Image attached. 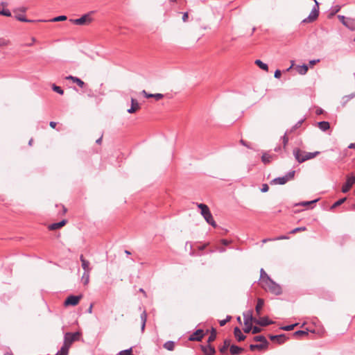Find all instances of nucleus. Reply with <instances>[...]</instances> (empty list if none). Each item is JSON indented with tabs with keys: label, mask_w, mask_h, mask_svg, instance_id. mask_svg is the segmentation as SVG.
<instances>
[{
	"label": "nucleus",
	"mask_w": 355,
	"mask_h": 355,
	"mask_svg": "<svg viewBox=\"0 0 355 355\" xmlns=\"http://www.w3.org/2000/svg\"><path fill=\"white\" fill-rule=\"evenodd\" d=\"M269 189V187L267 184H263L262 185V188L261 189V192L265 193L267 192Z\"/></svg>",
	"instance_id": "obj_51"
},
{
	"label": "nucleus",
	"mask_w": 355,
	"mask_h": 355,
	"mask_svg": "<svg viewBox=\"0 0 355 355\" xmlns=\"http://www.w3.org/2000/svg\"><path fill=\"white\" fill-rule=\"evenodd\" d=\"M295 173V171H289L284 176L279 177V178H276L273 179L271 181V183L275 184H284L288 181L292 180L294 178Z\"/></svg>",
	"instance_id": "obj_6"
},
{
	"label": "nucleus",
	"mask_w": 355,
	"mask_h": 355,
	"mask_svg": "<svg viewBox=\"0 0 355 355\" xmlns=\"http://www.w3.org/2000/svg\"><path fill=\"white\" fill-rule=\"evenodd\" d=\"M252 324L250 323V324L245 326V328L244 329V331L245 333H249L250 331H252Z\"/></svg>",
	"instance_id": "obj_52"
},
{
	"label": "nucleus",
	"mask_w": 355,
	"mask_h": 355,
	"mask_svg": "<svg viewBox=\"0 0 355 355\" xmlns=\"http://www.w3.org/2000/svg\"><path fill=\"white\" fill-rule=\"evenodd\" d=\"M216 338V331L215 329L212 328L211 334L207 339L208 344H210L211 342L215 340Z\"/></svg>",
	"instance_id": "obj_34"
},
{
	"label": "nucleus",
	"mask_w": 355,
	"mask_h": 355,
	"mask_svg": "<svg viewBox=\"0 0 355 355\" xmlns=\"http://www.w3.org/2000/svg\"><path fill=\"white\" fill-rule=\"evenodd\" d=\"M262 287L275 295L282 293V288L280 286L271 279H268V280L262 285Z\"/></svg>",
	"instance_id": "obj_4"
},
{
	"label": "nucleus",
	"mask_w": 355,
	"mask_h": 355,
	"mask_svg": "<svg viewBox=\"0 0 355 355\" xmlns=\"http://www.w3.org/2000/svg\"><path fill=\"white\" fill-rule=\"evenodd\" d=\"M293 335L296 337L303 336L308 335V332L306 331H304V330H299V331H295Z\"/></svg>",
	"instance_id": "obj_37"
},
{
	"label": "nucleus",
	"mask_w": 355,
	"mask_h": 355,
	"mask_svg": "<svg viewBox=\"0 0 355 355\" xmlns=\"http://www.w3.org/2000/svg\"><path fill=\"white\" fill-rule=\"evenodd\" d=\"M275 241L274 239H264L262 240V243H265L268 241Z\"/></svg>",
	"instance_id": "obj_61"
},
{
	"label": "nucleus",
	"mask_w": 355,
	"mask_h": 355,
	"mask_svg": "<svg viewBox=\"0 0 355 355\" xmlns=\"http://www.w3.org/2000/svg\"><path fill=\"white\" fill-rule=\"evenodd\" d=\"M204 336V332L202 329L196 330L193 334H191L189 338V340L200 341Z\"/></svg>",
	"instance_id": "obj_10"
},
{
	"label": "nucleus",
	"mask_w": 355,
	"mask_h": 355,
	"mask_svg": "<svg viewBox=\"0 0 355 355\" xmlns=\"http://www.w3.org/2000/svg\"><path fill=\"white\" fill-rule=\"evenodd\" d=\"M345 26L352 31H355V19L348 17Z\"/></svg>",
	"instance_id": "obj_24"
},
{
	"label": "nucleus",
	"mask_w": 355,
	"mask_h": 355,
	"mask_svg": "<svg viewBox=\"0 0 355 355\" xmlns=\"http://www.w3.org/2000/svg\"><path fill=\"white\" fill-rule=\"evenodd\" d=\"M261 328L258 327H252V333L253 334H258L261 331Z\"/></svg>",
	"instance_id": "obj_50"
},
{
	"label": "nucleus",
	"mask_w": 355,
	"mask_h": 355,
	"mask_svg": "<svg viewBox=\"0 0 355 355\" xmlns=\"http://www.w3.org/2000/svg\"><path fill=\"white\" fill-rule=\"evenodd\" d=\"M90 272H84L82 276V281L85 285H87L89 282Z\"/></svg>",
	"instance_id": "obj_35"
},
{
	"label": "nucleus",
	"mask_w": 355,
	"mask_h": 355,
	"mask_svg": "<svg viewBox=\"0 0 355 355\" xmlns=\"http://www.w3.org/2000/svg\"><path fill=\"white\" fill-rule=\"evenodd\" d=\"M281 75H282V72L279 69H277L275 71V74H274V76L275 78H279L281 77Z\"/></svg>",
	"instance_id": "obj_54"
},
{
	"label": "nucleus",
	"mask_w": 355,
	"mask_h": 355,
	"mask_svg": "<svg viewBox=\"0 0 355 355\" xmlns=\"http://www.w3.org/2000/svg\"><path fill=\"white\" fill-rule=\"evenodd\" d=\"M92 12H93L85 14L81 17H80L78 19H71V21H72V23H73L74 24H76V25L89 24L92 21V18L91 17V14Z\"/></svg>",
	"instance_id": "obj_7"
},
{
	"label": "nucleus",
	"mask_w": 355,
	"mask_h": 355,
	"mask_svg": "<svg viewBox=\"0 0 355 355\" xmlns=\"http://www.w3.org/2000/svg\"><path fill=\"white\" fill-rule=\"evenodd\" d=\"M289 239V237L288 236L282 235V236L274 238V240L277 241V240H283V239Z\"/></svg>",
	"instance_id": "obj_55"
},
{
	"label": "nucleus",
	"mask_w": 355,
	"mask_h": 355,
	"mask_svg": "<svg viewBox=\"0 0 355 355\" xmlns=\"http://www.w3.org/2000/svg\"><path fill=\"white\" fill-rule=\"evenodd\" d=\"M80 260L81 261V266L84 272H90L92 270V268L90 267V263L89 261L86 260L83 255H80Z\"/></svg>",
	"instance_id": "obj_11"
},
{
	"label": "nucleus",
	"mask_w": 355,
	"mask_h": 355,
	"mask_svg": "<svg viewBox=\"0 0 355 355\" xmlns=\"http://www.w3.org/2000/svg\"><path fill=\"white\" fill-rule=\"evenodd\" d=\"M81 295H69L64 301L65 306H76L81 299Z\"/></svg>",
	"instance_id": "obj_9"
},
{
	"label": "nucleus",
	"mask_w": 355,
	"mask_h": 355,
	"mask_svg": "<svg viewBox=\"0 0 355 355\" xmlns=\"http://www.w3.org/2000/svg\"><path fill=\"white\" fill-rule=\"evenodd\" d=\"M296 325H297V324L284 326V327H281V329L284 330V331H291V330H293Z\"/></svg>",
	"instance_id": "obj_41"
},
{
	"label": "nucleus",
	"mask_w": 355,
	"mask_h": 355,
	"mask_svg": "<svg viewBox=\"0 0 355 355\" xmlns=\"http://www.w3.org/2000/svg\"><path fill=\"white\" fill-rule=\"evenodd\" d=\"M0 15L6 16V17H10L11 12L9 10L3 8V9H0Z\"/></svg>",
	"instance_id": "obj_39"
},
{
	"label": "nucleus",
	"mask_w": 355,
	"mask_h": 355,
	"mask_svg": "<svg viewBox=\"0 0 355 355\" xmlns=\"http://www.w3.org/2000/svg\"><path fill=\"white\" fill-rule=\"evenodd\" d=\"M101 141H102V137H101L100 138H98L96 141V143L98 144H101Z\"/></svg>",
	"instance_id": "obj_63"
},
{
	"label": "nucleus",
	"mask_w": 355,
	"mask_h": 355,
	"mask_svg": "<svg viewBox=\"0 0 355 355\" xmlns=\"http://www.w3.org/2000/svg\"><path fill=\"white\" fill-rule=\"evenodd\" d=\"M268 345L266 344H251L250 345V349L251 351H254L255 349L261 350L267 348Z\"/></svg>",
	"instance_id": "obj_25"
},
{
	"label": "nucleus",
	"mask_w": 355,
	"mask_h": 355,
	"mask_svg": "<svg viewBox=\"0 0 355 355\" xmlns=\"http://www.w3.org/2000/svg\"><path fill=\"white\" fill-rule=\"evenodd\" d=\"M140 108V105L138 103V101L132 98H131V107L129 108L127 112L130 114L135 113L137 110H138Z\"/></svg>",
	"instance_id": "obj_13"
},
{
	"label": "nucleus",
	"mask_w": 355,
	"mask_h": 355,
	"mask_svg": "<svg viewBox=\"0 0 355 355\" xmlns=\"http://www.w3.org/2000/svg\"><path fill=\"white\" fill-rule=\"evenodd\" d=\"M268 279H271L268 275V274L265 272V270L261 268L260 270V284H261V286L266 283Z\"/></svg>",
	"instance_id": "obj_18"
},
{
	"label": "nucleus",
	"mask_w": 355,
	"mask_h": 355,
	"mask_svg": "<svg viewBox=\"0 0 355 355\" xmlns=\"http://www.w3.org/2000/svg\"><path fill=\"white\" fill-rule=\"evenodd\" d=\"M318 126L322 131H326L330 128L329 123L327 121H320Z\"/></svg>",
	"instance_id": "obj_26"
},
{
	"label": "nucleus",
	"mask_w": 355,
	"mask_h": 355,
	"mask_svg": "<svg viewBox=\"0 0 355 355\" xmlns=\"http://www.w3.org/2000/svg\"><path fill=\"white\" fill-rule=\"evenodd\" d=\"M240 142H241V144L242 145H243V146H245L248 147V148H250V146L247 144V143H246L244 140L241 139V140L240 141Z\"/></svg>",
	"instance_id": "obj_59"
},
{
	"label": "nucleus",
	"mask_w": 355,
	"mask_h": 355,
	"mask_svg": "<svg viewBox=\"0 0 355 355\" xmlns=\"http://www.w3.org/2000/svg\"><path fill=\"white\" fill-rule=\"evenodd\" d=\"M187 19H188V13L187 12L183 13V16H182L183 21H184V22L187 21Z\"/></svg>",
	"instance_id": "obj_56"
},
{
	"label": "nucleus",
	"mask_w": 355,
	"mask_h": 355,
	"mask_svg": "<svg viewBox=\"0 0 355 355\" xmlns=\"http://www.w3.org/2000/svg\"><path fill=\"white\" fill-rule=\"evenodd\" d=\"M141 94L146 97V98H153V95L154 94H148V92H146V90H143L141 92Z\"/></svg>",
	"instance_id": "obj_48"
},
{
	"label": "nucleus",
	"mask_w": 355,
	"mask_h": 355,
	"mask_svg": "<svg viewBox=\"0 0 355 355\" xmlns=\"http://www.w3.org/2000/svg\"><path fill=\"white\" fill-rule=\"evenodd\" d=\"M318 200H311V201H304V202H302L300 203L301 205L302 206H306V205H311L312 203H314L315 202H317Z\"/></svg>",
	"instance_id": "obj_47"
},
{
	"label": "nucleus",
	"mask_w": 355,
	"mask_h": 355,
	"mask_svg": "<svg viewBox=\"0 0 355 355\" xmlns=\"http://www.w3.org/2000/svg\"><path fill=\"white\" fill-rule=\"evenodd\" d=\"M66 79L71 80L73 83H76L80 87H83V86L85 85V83L77 77L69 76L66 77Z\"/></svg>",
	"instance_id": "obj_21"
},
{
	"label": "nucleus",
	"mask_w": 355,
	"mask_h": 355,
	"mask_svg": "<svg viewBox=\"0 0 355 355\" xmlns=\"http://www.w3.org/2000/svg\"><path fill=\"white\" fill-rule=\"evenodd\" d=\"M164 347L168 351H173L175 347V343L173 341H167L164 344Z\"/></svg>",
	"instance_id": "obj_29"
},
{
	"label": "nucleus",
	"mask_w": 355,
	"mask_h": 355,
	"mask_svg": "<svg viewBox=\"0 0 355 355\" xmlns=\"http://www.w3.org/2000/svg\"><path fill=\"white\" fill-rule=\"evenodd\" d=\"M201 349L205 355H214L216 353L215 348L210 344H208L207 345H202Z\"/></svg>",
	"instance_id": "obj_12"
},
{
	"label": "nucleus",
	"mask_w": 355,
	"mask_h": 355,
	"mask_svg": "<svg viewBox=\"0 0 355 355\" xmlns=\"http://www.w3.org/2000/svg\"><path fill=\"white\" fill-rule=\"evenodd\" d=\"M19 21H25V22H28V21H31L30 20L27 19L26 18H25V17L22 16V15H16L15 17Z\"/></svg>",
	"instance_id": "obj_44"
},
{
	"label": "nucleus",
	"mask_w": 355,
	"mask_h": 355,
	"mask_svg": "<svg viewBox=\"0 0 355 355\" xmlns=\"http://www.w3.org/2000/svg\"><path fill=\"white\" fill-rule=\"evenodd\" d=\"M355 183V176L353 174L347 176L346 182L342 187V192L347 193Z\"/></svg>",
	"instance_id": "obj_8"
},
{
	"label": "nucleus",
	"mask_w": 355,
	"mask_h": 355,
	"mask_svg": "<svg viewBox=\"0 0 355 355\" xmlns=\"http://www.w3.org/2000/svg\"><path fill=\"white\" fill-rule=\"evenodd\" d=\"M230 340L229 339H225L223 343V345L219 347V351L220 353L224 354L227 352V349L230 347Z\"/></svg>",
	"instance_id": "obj_23"
},
{
	"label": "nucleus",
	"mask_w": 355,
	"mask_h": 355,
	"mask_svg": "<svg viewBox=\"0 0 355 355\" xmlns=\"http://www.w3.org/2000/svg\"><path fill=\"white\" fill-rule=\"evenodd\" d=\"M349 148H355V143L350 144L348 146Z\"/></svg>",
	"instance_id": "obj_64"
},
{
	"label": "nucleus",
	"mask_w": 355,
	"mask_h": 355,
	"mask_svg": "<svg viewBox=\"0 0 355 355\" xmlns=\"http://www.w3.org/2000/svg\"><path fill=\"white\" fill-rule=\"evenodd\" d=\"M282 139H283L284 147L285 148V147H286V144H288V137H287L286 134H285V135H284V137H282Z\"/></svg>",
	"instance_id": "obj_53"
},
{
	"label": "nucleus",
	"mask_w": 355,
	"mask_h": 355,
	"mask_svg": "<svg viewBox=\"0 0 355 355\" xmlns=\"http://www.w3.org/2000/svg\"><path fill=\"white\" fill-rule=\"evenodd\" d=\"M307 71H308V66L306 64H303L302 66L297 67V71L301 75L306 74Z\"/></svg>",
	"instance_id": "obj_33"
},
{
	"label": "nucleus",
	"mask_w": 355,
	"mask_h": 355,
	"mask_svg": "<svg viewBox=\"0 0 355 355\" xmlns=\"http://www.w3.org/2000/svg\"><path fill=\"white\" fill-rule=\"evenodd\" d=\"M153 98H155L157 101H159L164 98V95L162 94H154Z\"/></svg>",
	"instance_id": "obj_49"
},
{
	"label": "nucleus",
	"mask_w": 355,
	"mask_h": 355,
	"mask_svg": "<svg viewBox=\"0 0 355 355\" xmlns=\"http://www.w3.org/2000/svg\"><path fill=\"white\" fill-rule=\"evenodd\" d=\"M56 125H57L56 122H54V121H51L49 123V125L53 128H55Z\"/></svg>",
	"instance_id": "obj_58"
},
{
	"label": "nucleus",
	"mask_w": 355,
	"mask_h": 355,
	"mask_svg": "<svg viewBox=\"0 0 355 355\" xmlns=\"http://www.w3.org/2000/svg\"><path fill=\"white\" fill-rule=\"evenodd\" d=\"M230 319H231V316L227 315V318H226L225 320H220V321L219 322L220 325L221 327L224 326V325H225V324H226V323H227V322Z\"/></svg>",
	"instance_id": "obj_46"
},
{
	"label": "nucleus",
	"mask_w": 355,
	"mask_h": 355,
	"mask_svg": "<svg viewBox=\"0 0 355 355\" xmlns=\"http://www.w3.org/2000/svg\"><path fill=\"white\" fill-rule=\"evenodd\" d=\"M306 230V227H296L290 232V234H295L299 232H304Z\"/></svg>",
	"instance_id": "obj_38"
},
{
	"label": "nucleus",
	"mask_w": 355,
	"mask_h": 355,
	"mask_svg": "<svg viewBox=\"0 0 355 355\" xmlns=\"http://www.w3.org/2000/svg\"><path fill=\"white\" fill-rule=\"evenodd\" d=\"M270 339L273 341L277 340L279 344L284 343L286 340V338L284 334L276 336L271 335L270 336Z\"/></svg>",
	"instance_id": "obj_20"
},
{
	"label": "nucleus",
	"mask_w": 355,
	"mask_h": 355,
	"mask_svg": "<svg viewBox=\"0 0 355 355\" xmlns=\"http://www.w3.org/2000/svg\"><path fill=\"white\" fill-rule=\"evenodd\" d=\"M254 340L261 342V344H266V345H268V342L263 336H257L254 337Z\"/></svg>",
	"instance_id": "obj_30"
},
{
	"label": "nucleus",
	"mask_w": 355,
	"mask_h": 355,
	"mask_svg": "<svg viewBox=\"0 0 355 355\" xmlns=\"http://www.w3.org/2000/svg\"><path fill=\"white\" fill-rule=\"evenodd\" d=\"M66 223H67L66 220H62L58 223H55L51 224L49 226V229L50 230H55L57 229H59V228L63 227L66 224Z\"/></svg>",
	"instance_id": "obj_17"
},
{
	"label": "nucleus",
	"mask_w": 355,
	"mask_h": 355,
	"mask_svg": "<svg viewBox=\"0 0 355 355\" xmlns=\"http://www.w3.org/2000/svg\"><path fill=\"white\" fill-rule=\"evenodd\" d=\"M244 351V349L239 346L232 345L230 347V352L232 355H239Z\"/></svg>",
	"instance_id": "obj_16"
},
{
	"label": "nucleus",
	"mask_w": 355,
	"mask_h": 355,
	"mask_svg": "<svg viewBox=\"0 0 355 355\" xmlns=\"http://www.w3.org/2000/svg\"><path fill=\"white\" fill-rule=\"evenodd\" d=\"M79 332L69 333L67 332L64 336V343L61 349L59 350L61 355H67L69 349L73 342L78 340L80 337Z\"/></svg>",
	"instance_id": "obj_1"
},
{
	"label": "nucleus",
	"mask_w": 355,
	"mask_h": 355,
	"mask_svg": "<svg viewBox=\"0 0 355 355\" xmlns=\"http://www.w3.org/2000/svg\"><path fill=\"white\" fill-rule=\"evenodd\" d=\"M67 19V17L65 15H60L56 17H54L51 19L52 21H64Z\"/></svg>",
	"instance_id": "obj_40"
},
{
	"label": "nucleus",
	"mask_w": 355,
	"mask_h": 355,
	"mask_svg": "<svg viewBox=\"0 0 355 355\" xmlns=\"http://www.w3.org/2000/svg\"><path fill=\"white\" fill-rule=\"evenodd\" d=\"M243 320H244V324L245 326L250 324L251 322L254 320L252 317V314L251 311H249L248 313H243Z\"/></svg>",
	"instance_id": "obj_19"
},
{
	"label": "nucleus",
	"mask_w": 355,
	"mask_h": 355,
	"mask_svg": "<svg viewBox=\"0 0 355 355\" xmlns=\"http://www.w3.org/2000/svg\"><path fill=\"white\" fill-rule=\"evenodd\" d=\"M221 243H222V244H223L225 245H227L230 243V241H229L226 239H222Z\"/></svg>",
	"instance_id": "obj_57"
},
{
	"label": "nucleus",
	"mask_w": 355,
	"mask_h": 355,
	"mask_svg": "<svg viewBox=\"0 0 355 355\" xmlns=\"http://www.w3.org/2000/svg\"><path fill=\"white\" fill-rule=\"evenodd\" d=\"M272 155L268 154V153H263L261 157L262 162L265 164H269L272 160Z\"/></svg>",
	"instance_id": "obj_28"
},
{
	"label": "nucleus",
	"mask_w": 355,
	"mask_h": 355,
	"mask_svg": "<svg viewBox=\"0 0 355 355\" xmlns=\"http://www.w3.org/2000/svg\"><path fill=\"white\" fill-rule=\"evenodd\" d=\"M347 198H343L338 200H337L336 202H335L330 207V209L331 210H333L334 209H335L336 207L341 205L343 203H344L345 201H346Z\"/></svg>",
	"instance_id": "obj_31"
},
{
	"label": "nucleus",
	"mask_w": 355,
	"mask_h": 355,
	"mask_svg": "<svg viewBox=\"0 0 355 355\" xmlns=\"http://www.w3.org/2000/svg\"><path fill=\"white\" fill-rule=\"evenodd\" d=\"M119 355H132V348L121 351Z\"/></svg>",
	"instance_id": "obj_42"
},
{
	"label": "nucleus",
	"mask_w": 355,
	"mask_h": 355,
	"mask_svg": "<svg viewBox=\"0 0 355 355\" xmlns=\"http://www.w3.org/2000/svg\"><path fill=\"white\" fill-rule=\"evenodd\" d=\"M197 205L198 207L200 209V214L203 216L206 222L211 225V226L216 227L217 225L213 218L212 214L210 212L208 206L202 203L198 204Z\"/></svg>",
	"instance_id": "obj_3"
},
{
	"label": "nucleus",
	"mask_w": 355,
	"mask_h": 355,
	"mask_svg": "<svg viewBox=\"0 0 355 355\" xmlns=\"http://www.w3.org/2000/svg\"><path fill=\"white\" fill-rule=\"evenodd\" d=\"M338 17L339 18L340 21L342 22V24L345 26L346 21H347L348 17H345L343 15H338Z\"/></svg>",
	"instance_id": "obj_45"
},
{
	"label": "nucleus",
	"mask_w": 355,
	"mask_h": 355,
	"mask_svg": "<svg viewBox=\"0 0 355 355\" xmlns=\"http://www.w3.org/2000/svg\"><path fill=\"white\" fill-rule=\"evenodd\" d=\"M141 331H144V329H145V325H146V318H147V315H146V311H144L141 314Z\"/></svg>",
	"instance_id": "obj_32"
},
{
	"label": "nucleus",
	"mask_w": 355,
	"mask_h": 355,
	"mask_svg": "<svg viewBox=\"0 0 355 355\" xmlns=\"http://www.w3.org/2000/svg\"><path fill=\"white\" fill-rule=\"evenodd\" d=\"M320 154L319 151H315L313 153H306L301 150L300 149L296 148L293 149V155L295 159L299 163H302L306 160L311 159L315 157L317 155Z\"/></svg>",
	"instance_id": "obj_2"
},
{
	"label": "nucleus",
	"mask_w": 355,
	"mask_h": 355,
	"mask_svg": "<svg viewBox=\"0 0 355 355\" xmlns=\"http://www.w3.org/2000/svg\"><path fill=\"white\" fill-rule=\"evenodd\" d=\"M10 44V41L4 38L0 39V46H5Z\"/></svg>",
	"instance_id": "obj_43"
},
{
	"label": "nucleus",
	"mask_w": 355,
	"mask_h": 355,
	"mask_svg": "<svg viewBox=\"0 0 355 355\" xmlns=\"http://www.w3.org/2000/svg\"><path fill=\"white\" fill-rule=\"evenodd\" d=\"M208 244H209V243H205V244H204V245H201V246H199V247H198V249H199L200 250H204V249L206 248V246H207Z\"/></svg>",
	"instance_id": "obj_60"
},
{
	"label": "nucleus",
	"mask_w": 355,
	"mask_h": 355,
	"mask_svg": "<svg viewBox=\"0 0 355 355\" xmlns=\"http://www.w3.org/2000/svg\"><path fill=\"white\" fill-rule=\"evenodd\" d=\"M264 304V300L261 298H259L257 300V303L255 307L256 313L258 315H261V310L263 308Z\"/></svg>",
	"instance_id": "obj_22"
},
{
	"label": "nucleus",
	"mask_w": 355,
	"mask_h": 355,
	"mask_svg": "<svg viewBox=\"0 0 355 355\" xmlns=\"http://www.w3.org/2000/svg\"><path fill=\"white\" fill-rule=\"evenodd\" d=\"M254 321L255 323L262 327H266L274 323L273 321L270 320L267 317H263L259 320H254Z\"/></svg>",
	"instance_id": "obj_14"
},
{
	"label": "nucleus",
	"mask_w": 355,
	"mask_h": 355,
	"mask_svg": "<svg viewBox=\"0 0 355 355\" xmlns=\"http://www.w3.org/2000/svg\"><path fill=\"white\" fill-rule=\"evenodd\" d=\"M313 1H315V5L313 6L309 16L306 18L304 19L302 23H312L318 19L319 15V3L316 0Z\"/></svg>",
	"instance_id": "obj_5"
},
{
	"label": "nucleus",
	"mask_w": 355,
	"mask_h": 355,
	"mask_svg": "<svg viewBox=\"0 0 355 355\" xmlns=\"http://www.w3.org/2000/svg\"><path fill=\"white\" fill-rule=\"evenodd\" d=\"M254 63L261 69L264 70V71H268V65L266 64V63H263L261 60H256Z\"/></svg>",
	"instance_id": "obj_27"
},
{
	"label": "nucleus",
	"mask_w": 355,
	"mask_h": 355,
	"mask_svg": "<svg viewBox=\"0 0 355 355\" xmlns=\"http://www.w3.org/2000/svg\"><path fill=\"white\" fill-rule=\"evenodd\" d=\"M52 89L54 92L60 94H64V91L63 89L59 87V86H57L55 85H53V87H52Z\"/></svg>",
	"instance_id": "obj_36"
},
{
	"label": "nucleus",
	"mask_w": 355,
	"mask_h": 355,
	"mask_svg": "<svg viewBox=\"0 0 355 355\" xmlns=\"http://www.w3.org/2000/svg\"><path fill=\"white\" fill-rule=\"evenodd\" d=\"M234 336L238 340V341H239V342L244 340L246 338L245 336L242 334L241 330L238 327H236L234 329Z\"/></svg>",
	"instance_id": "obj_15"
},
{
	"label": "nucleus",
	"mask_w": 355,
	"mask_h": 355,
	"mask_svg": "<svg viewBox=\"0 0 355 355\" xmlns=\"http://www.w3.org/2000/svg\"><path fill=\"white\" fill-rule=\"evenodd\" d=\"M92 308H93V305H92V304H90V306H89V307L88 310H87V312H88L89 313H92Z\"/></svg>",
	"instance_id": "obj_62"
}]
</instances>
